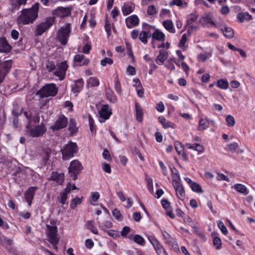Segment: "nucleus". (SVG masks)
<instances>
[{"instance_id": "a18cd8bd", "label": "nucleus", "mask_w": 255, "mask_h": 255, "mask_svg": "<svg viewBox=\"0 0 255 255\" xmlns=\"http://www.w3.org/2000/svg\"><path fill=\"white\" fill-rule=\"evenodd\" d=\"M51 152V150L48 148L44 149L42 150V153H41V156L45 162L49 160Z\"/></svg>"}, {"instance_id": "dca6fc26", "label": "nucleus", "mask_w": 255, "mask_h": 255, "mask_svg": "<svg viewBox=\"0 0 255 255\" xmlns=\"http://www.w3.org/2000/svg\"><path fill=\"white\" fill-rule=\"evenodd\" d=\"M200 22L204 26L217 27V24L214 21L213 16L210 13H206L202 16L200 19Z\"/></svg>"}, {"instance_id": "69168bd1", "label": "nucleus", "mask_w": 255, "mask_h": 255, "mask_svg": "<svg viewBox=\"0 0 255 255\" xmlns=\"http://www.w3.org/2000/svg\"><path fill=\"white\" fill-rule=\"evenodd\" d=\"M147 238L149 242L153 246V247L155 246V245L159 242V241L154 236H148Z\"/></svg>"}, {"instance_id": "9d476101", "label": "nucleus", "mask_w": 255, "mask_h": 255, "mask_svg": "<svg viewBox=\"0 0 255 255\" xmlns=\"http://www.w3.org/2000/svg\"><path fill=\"white\" fill-rule=\"evenodd\" d=\"M57 227L55 226L46 225V233L49 241L53 245L57 244L58 239L57 237Z\"/></svg>"}, {"instance_id": "a211bd4d", "label": "nucleus", "mask_w": 255, "mask_h": 255, "mask_svg": "<svg viewBox=\"0 0 255 255\" xmlns=\"http://www.w3.org/2000/svg\"><path fill=\"white\" fill-rule=\"evenodd\" d=\"M176 191L177 197L181 200H183L185 196V192L183 185L180 182L172 184Z\"/></svg>"}, {"instance_id": "ea45409f", "label": "nucleus", "mask_w": 255, "mask_h": 255, "mask_svg": "<svg viewBox=\"0 0 255 255\" xmlns=\"http://www.w3.org/2000/svg\"><path fill=\"white\" fill-rule=\"evenodd\" d=\"M170 5H177L182 7V8H186L188 6V3L184 0H172L169 3Z\"/></svg>"}, {"instance_id": "4d7b16f0", "label": "nucleus", "mask_w": 255, "mask_h": 255, "mask_svg": "<svg viewBox=\"0 0 255 255\" xmlns=\"http://www.w3.org/2000/svg\"><path fill=\"white\" fill-rule=\"evenodd\" d=\"M218 226L224 235H226L228 234V230L223 222L219 221L218 222Z\"/></svg>"}, {"instance_id": "2f4dec72", "label": "nucleus", "mask_w": 255, "mask_h": 255, "mask_svg": "<svg viewBox=\"0 0 255 255\" xmlns=\"http://www.w3.org/2000/svg\"><path fill=\"white\" fill-rule=\"evenodd\" d=\"M164 27L170 33H174L175 29L174 27L172 21L171 20H166L162 22Z\"/></svg>"}, {"instance_id": "f3484780", "label": "nucleus", "mask_w": 255, "mask_h": 255, "mask_svg": "<svg viewBox=\"0 0 255 255\" xmlns=\"http://www.w3.org/2000/svg\"><path fill=\"white\" fill-rule=\"evenodd\" d=\"M37 188L36 187L32 186L28 188L24 193V199L27 202L28 206H30L32 204L34 195L36 191Z\"/></svg>"}, {"instance_id": "49530a36", "label": "nucleus", "mask_w": 255, "mask_h": 255, "mask_svg": "<svg viewBox=\"0 0 255 255\" xmlns=\"http://www.w3.org/2000/svg\"><path fill=\"white\" fill-rule=\"evenodd\" d=\"M82 201V197H76L74 198L70 204V208L72 209H74L76 208L77 205L80 204Z\"/></svg>"}, {"instance_id": "bb28decb", "label": "nucleus", "mask_w": 255, "mask_h": 255, "mask_svg": "<svg viewBox=\"0 0 255 255\" xmlns=\"http://www.w3.org/2000/svg\"><path fill=\"white\" fill-rule=\"evenodd\" d=\"M221 30L226 37L231 38L234 36V32L232 28L223 25L221 26Z\"/></svg>"}, {"instance_id": "5fc2aeb1", "label": "nucleus", "mask_w": 255, "mask_h": 255, "mask_svg": "<svg viewBox=\"0 0 255 255\" xmlns=\"http://www.w3.org/2000/svg\"><path fill=\"white\" fill-rule=\"evenodd\" d=\"M46 68L49 72H51L55 69V65L53 62L47 60L46 62Z\"/></svg>"}, {"instance_id": "79ce46f5", "label": "nucleus", "mask_w": 255, "mask_h": 255, "mask_svg": "<svg viewBox=\"0 0 255 255\" xmlns=\"http://www.w3.org/2000/svg\"><path fill=\"white\" fill-rule=\"evenodd\" d=\"M68 129L72 134L77 132L78 128L76 126V123L74 119L70 120Z\"/></svg>"}, {"instance_id": "e433bc0d", "label": "nucleus", "mask_w": 255, "mask_h": 255, "mask_svg": "<svg viewBox=\"0 0 255 255\" xmlns=\"http://www.w3.org/2000/svg\"><path fill=\"white\" fill-rule=\"evenodd\" d=\"M209 126V122L207 119H202L199 121L198 129L203 130L207 129Z\"/></svg>"}, {"instance_id": "680f3d73", "label": "nucleus", "mask_w": 255, "mask_h": 255, "mask_svg": "<svg viewBox=\"0 0 255 255\" xmlns=\"http://www.w3.org/2000/svg\"><path fill=\"white\" fill-rule=\"evenodd\" d=\"M115 89L116 92L120 95L121 94V86L120 81L118 78L117 77L116 78L115 84Z\"/></svg>"}, {"instance_id": "6e6552de", "label": "nucleus", "mask_w": 255, "mask_h": 255, "mask_svg": "<svg viewBox=\"0 0 255 255\" xmlns=\"http://www.w3.org/2000/svg\"><path fill=\"white\" fill-rule=\"evenodd\" d=\"M160 233L162 240L164 243L169 246L171 250L175 251L179 250V247L177 243L166 231L163 230H160Z\"/></svg>"}, {"instance_id": "20e7f679", "label": "nucleus", "mask_w": 255, "mask_h": 255, "mask_svg": "<svg viewBox=\"0 0 255 255\" xmlns=\"http://www.w3.org/2000/svg\"><path fill=\"white\" fill-rule=\"evenodd\" d=\"M78 147L75 142L72 141L68 142L61 148V151L62 154L63 160H69L73 157L75 153L77 152Z\"/></svg>"}, {"instance_id": "7ed1b4c3", "label": "nucleus", "mask_w": 255, "mask_h": 255, "mask_svg": "<svg viewBox=\"0 0 255 255\" xmlns=\"http://www.w3.org/2000/svg\"><path fill=\"white\" fill-rule=\"evenodd\" d=\"M154 29V26L145 24L143 26V30L139 31L138 30L134 29L131 32V37L133 39L138 38L139 40L144 44L148 42V38L151 36V31Z\"/></svg>"}, {"instance_id": "603ef678", "label": "nucleus", "mask_w": 255, "mask_h": 255, "mask_svg": "<svg viewBox=\"0 0 255 255\" xmlns=\"http://www.w3.org/2000/svg\"><path fill=\"white\" fill-rule=\"evenodd\" d=\"M67 195L68 194L65 193L64 191L61 193L58 198L59 202L63 205L65 204L67 199Z\"/></svg>"}, {"instance_id": "c756f323", "label": "nucleus", "mask_w": 255, "mask_h": 255, "mask_svg": "<svg viewBox=\"0 0 255 255\" xmlns=\"http://www.w3.org/2000/svg\"><path fill=\"white\" fill-rule=\"evenodd\" d=\"M128 238L130 240H133L136 244L144 246L145 245V240L141 236L135 235L134 236L129 235Z\"/></svg>"}, {"instance_id": "f257e3e1", "label": "nucleus", "mask_w": 255, "mask_h": 255, "mask_svg": "<svg viewBox=\"0 0 255 255\" xmlns=\"http://www.w3.org/2000/svg\"><path fill=\"white\" fill-rule=\"evenodd\" d=\"M24 116L27 119L28 123L26 126V133L33 137H38L42 136L46 131L44 124L40 122L39 117L36 114H32L25 112Z\"/></svg>"}, {"instance_id": "5701e85b", "label": "nucleus", "mask_w": 255, "mask_h": 255, "mask_svg": "<svg viewBox=\"0 0 255 255\" xmlns=\"http://www.w3.org/2000/svg\"><path fill=\"white\" fill-rule=\"evenodd\" d=\"M135 8V5L131 2L125 3L122 7V11L124 15L131 13Z\"/></svg>"}, {"instance_id": "393cba45", "label": "nucleus", "mask_w": 255, "mask_h": 255, "mask_svg": "<svg viewBox=\"0 0 255 255\" xmlns=\"http://www.w3.org/2000/svg\"><path fill=\"white\" fill-rule=\"evenodd\" d=\"M167 57L168 53L166 51L163 50H160L159 55L155 59L156 63L159 65L163 64L164 61L167 58Z\"/></svg>"}, {"instance_id": "052dcab7", "label": "nucleus", "mask_w": 255, "mask_h": 255, "mask_svg": "<svg viewBox=\"0 0 255 255\" xmlns=\"http://www.w3.org/2000/svg\"><path fill=\"white\" fill-rule=\"evenodd\" d=\"M130 231L131 229L129 227L125 226L123 228L120 233V236L121 235L123 237H126L127 235L130 233Z\"/></svg>"}, {"instance_id": "8fccbe9b", "label": "nucleus", "mask_w": 255, "mask_h": 255, "mask_svg": "<svg viewBox=\"0 0 255 255\" xmlns=\"http://www.w3.org/2000/svg\"><path fill=\"white\" fill-rule=\"evenodd\" d=\"M191 190L197 193H202L203 191L202 190V188L201 186L197 183L194 182L193 183H192L191 186H190Z\"/></svg>"}, {"instance_id": "58836bf2", "label": "nucleus", "mask_w": 255, "mask_h": 255, "mask_svg": "<svg viewBox=\"0 0 255 255\" xmlns=\"http://www.w3.org/2000/svg\"><path fill=\"white\" fill-rule=\"evenodd\" d=\"M171 175L173 178L172 184L181 182V178L178 171L175 168L170 167Z\"/></svg>"}, {"instance_id": "4be33fe9", "label": "nucleus", "mask_w": 255, "mask_h": 255, "mask_svg": "<svg viewBox=\"0 0 255 255\" xmlns=\"http://www.w3.org/2000/svg\"><path fill=\"white\" fill-rule=\"evenodd\" d=\"M11 50V46L4 37L0 38V52L7 53Z\"/></svg>"}, {"instance_id": "6ab92c4d", "label": "nucleus", "mask_w": 255, "mask_h": 255, "mask_svg": "<svg viewBox=\"0 0 255 255\" xmlns=\"http://www.w3.org/2000/svg\"><path fill=\"white\" fill-rule=\"evenodd\" d=\"M127 26L131 28L139 24V18L136 15L133 14L127 17L125 19Z\"/></svg>"}, {"instance_id": "cd10ccee", "label": "nucleus", "mask_w": 255, "mask_h": 255, "mask_svg": "<svg viewBox=\"0 0 255 255\" xmlns=\"http://www.w3.org/2000/svg\"><path fill=\"white\" fill-rule=\"evenodd\" d=\"M84 86V81L81 78L75 81L74 84L72 85V91L75 93L79 92Z\"/></svg>"}, {"instance_id": "72a5a7b5", "label": "nucleus", "mask_w": 255, "mask_h": 255, "mask_svg": "<svg viewBox=\"0 0 255 255\" xmlns=\"http://www.w3.org/2000/svg\"><path fill=\"white\" fill-rule=\"evenodd\" d=\"M185 146L189 149H191L195 151H197L199 152H202L204 151V147L202 145L199 143H186Z\"/></svg>"}, {"instance_id": "c9c22d12", "label": "nucleus", "mask_w": 255, "mask_h": 255, "mask_svg": "<svg viewBox=\"0 0 255 255\" xmlns=\"http://www.w3.org/2000/svg\"><path fill=\"white\" fill-rule=\"evenodd\" d=\"M237 18L240 22H243L250 20L252 16L249 13L243 12L239 13L237 15Z\"/></svg>"}, {"instance_id": "f03ea898", "label": "nucleus", "mask_w": 255, "mask_h": 255, "mask_svg": "<svg viewBox=\"0 0 255 255\" xmlns=\"http://www.w3.org/2000/svg\"><path fill=\"white\" fill-rule=\"evenodd\" d=\"M39 3H36L29 9H23L17 17L18 24L26 25L32 23L38 17Z\"/></svg>"}, {"instance_id": "a19ab883", "label": "nucleus", "mask_w": 255, "mask_h": 255, "mask_svg": "<svg viewBox=\"0 0 255 255\" xmlns=\"http://www.w3.org/2000/svg\"><path fill=\"white\" fill-rule=\"evenodd\" d=\"M100 198V194L98 192H92L90 195V203L94 206L96 205V202Z\"/></svg>"}, {"instance_id": "6e6d98bb", "label": "nucleus", "mask_w": 255, "mask_h": 255, "mask_svg": "<svg viewBox=\"0 0 255 255\" xmlns=\"http://www.w3.org/2000/svg\"><path fill=\"white\" fill-rule=\"evenodd\" d=\"M226 121L227 122V124L228 126L233 127L235 124V121L234 118L231 115H228L227 116L226 119Z\"/></svg>"}, {"instance_id": "ddd939ff", "label": "nucleus", "mask_w": 255, "mask_h": 255, "mask_svg": "<svg viewBox=\"0 0 255 255\" xmlns=\"http://www.w3.org/2000/svg\"><path fill=\"white\" fill-rule=\"evenodd\" d=\"M12 62L11 60L5 61L2 63L0 62V83L3 81L5 76L11 68Z\"/></svg>"}, {"instance_id": "c85d7f7f", "label": "nucleus", "mask_w": 255, "mask_h": 255, "mask_svg": "<svg viewBox=\"0 0 255 255\" xmlns=\"http://www.w3.org/2000/svg\"><path fill=\"white\" fill-rule=\"evenodd\" d=\"M232 188L245 195L249 193V190L246 186L242 184H236L232 186Z\"/></svg>"}, {"instance_id": "09e8293b", "label": "nucleus", "mask_w": 255, "mask_h": 255, "mask_svg": "<svg viewBox=\"0 0 255 255\" xmlns=\"http://www.w3.org/2000/svg\"><path fill=\"white\" fill-rule=\"evenodd\" d=\"M113 226L112 223L110 221H105L102 225H99L100 229L106 232L107 229L111 228Z\"/></svg>"}, {"instance_id": "2eb2a0df", "label": "nucleus", "mask_w": 255, "mask_h": 255, "mask_svg": "<svg viewBox=\"0 0 255 255\" xmlns=\"http://www.w3.org/2000/svg\"><path fill=\"white\" fill-rule=\"evenodd\" d=\"M68 125V119L64 115L59 116L55 124L51 126V128L54 130H59L65 128Z\"/></svg>"}, {"instance_id": "864d4df0", "label": "nucleus", "mask_w": 255, "mask_h": 255, "mask_svg": "<svg viewBox=\"0 0 255 255\" xmlns=\"http://www.w3.org/2000/svg\"><path fill=\"white\" fill-rule=\"evenodd\" d=\"M187 41V36L186 34H184L182 35L181 38L179 43V46L181 48H185V43Z\"/></svg>"}, {"instance_id": "3c124183", "label": "nucleus", "mask_w": 255, "mask_h": 255, "mask_svg": "<svg viewBox=\"0 0 255 255\" xmlns=\"http://www.w3.org/2000/svg\"><path fill=\"white\" fill-rule=\"evenodd\" d=\"M87 225L88 229H89L91 232L94 234L97 235L98 234V230L95 228L94 226V222L93 221H88L87 223Z\"/></svg>"}, {"instance_id": "423d86ee", "label": "nucleus", "mask_w": 255, "mask_h": 255, "mask_svg": "<svg viewBox=\"0 0 255 255\" xmlns=\"http://www.w3.org/2000/svg\"><path fill=\"white\" fill-rule=\"evenodd\" d=\"M70 32L71 26L69 23H67L64 26L59 29L57 32V38L61 44H66Z\"/></svg>"}, {"instance_id": "9b49d317", "label": "nucleus", "mask_w": 255, "mask_h": 255, "mask_svg": "<svg viewBox=\"0 0 255 255\" xmlns=\"http://www.w3.org/2000/svg\"><path fill=\"white\" fill-rule=\"evenodd\" d=\"M82 165L78 160H74L70 163L68 167V171L73 174V179L75 180L77 178V175L82 169Z\"/></svg>"}, {"instance_id": "bf43d9fd", "label": "nucleus", "mask_w": 255, "mask_h": 255, "mask_svg": "<svg viewBox=\"0 0 255 255\" xmlns=\"http://www.w3.org/2000/svg\"><path fill=\"white\" fill-rule=\"evenodd\" d=\"M213 244H214V245L216 247V249L219 250V249H221V245H222V242H221L220 238H219L218 237H215L213 240Z\"/></svg>"}, {"instance_id": "0e129e2a", "label": "nucleus", "mask_w": 255, "mask_h": 255, "mask_svg": "<svg viewBox=\"0 0 255 255\" xmlns=\"http://www.w3.org/2000/svg\"><path fill=\"white\" fill-rule=\"evenodd\" d=\"M159 165L163 174L165 176H166L168 174V171L166 166L161 161H159Z\"/></svg>"}, {"instance_id": "1a4fd4ad", "label": "nucleus", "mask_w": 255, "mask_h": 255, "mask_svg": "<svg viewBox=\"0 0 255 255\" xmlns=\"http://www.w3.org/2000/svg\"><path fill=\"white\" fill-rule=\"evenodd\" d=\"M68 68L66 61H62L57 64L55 66L54 75L59 77L60 80H63L65 77L66 72Z\"/></svg>"}, {"instance_id": "37998d69", "label": "nucleus", "mask_w": 255, "mask_h": 255, "mask_svg": "<svg viewBox=\"0 0 255 255\" xmlns=\"http://www.w3.org/2000/svg\"><path fill=\"white\" fill-rule=\"evenodd\" d=\"M217 86L220 89L226 90L229 87V83L227 80L221 79L217 81Z\"/></svg>"}, {"instance_id": "4468645a", "label": "nucleus", "mask_w": 255, "mask_h": 255, "mask_svg": "<svg viewBox=\"0 0 255 255\" xmlns=\"http://www.w3.org/2000/svg\"><path fill=\"white\" fill-rule=\"evenodd\" d=\"M99 121L100 123H104L106 120L109 119L111 116L112 110L108 105H104L99 112Z\"/></svg>"}, {"instance_id": "a878e982", "label": "nucleus", "mask_w": 255, "mask_h": 255, "mask_svg": "<svg viewBox=\"0 0 255 255\" xmlns=\"http://www.w3.org/2000/svg\"><path fill=\"white\" fill-rule=\"evenodd\" d=\"M158 122L162 125L163 128L165 129L169 128H174L175 127V125L174 123L169 121H167L163 116H160L158 118Z\"/></svg>"}, {"instance_id": "aec40b11", "label": "nucleus", "mask_w": 255, "mask_h": 255, "mask_svg": "<svg viewBox=\"0 0 255 255\" xmlns=\"http://www.w3.org/2000/svg\"><path fill=\"white\" fill-rule=\"evenodd\" d=\"M54 14L57 17H64L71 14V9L69 8L59 7L54 11Z\"/></svg>"}, {"instance_id": "338daca9", "label": "nucleus", "mask_w": 255, "mask_h": 255, "mask_svg": "<svg viewBox=\"0 0 255 255\" xmlns=\"http://www.w3.org/2000/svg\"><path fill=\"white\" fill-rule=\"evenodd\" d=\"M107 233L110 236L113 238L120 237V233L117 231L110 230L107 231Z\"/></svg>"}, {"instance_id": "f704fd0d", "label": "nucleus", "mask_w": 255, "mask_h": 255, "mask_svg": "<svg viewBox=\"0 0 255 255\" xmlns=\"http://www.w3.org/2000/svg\"><path fill=\"white\" fill-rule=\"evenodd\" d=\"M135 109L136 120L138 122H141L142 121L143 115L142 110L137 103L135 104Z\"/></svg>"}, {"instance_id": "39448f33", "label": "nucleus", "mask_w": 255, "mask_h": 255, "mask_svg": "<svg viewBox=\"0 0 255 255\" xmlns=\"http://www.w3.org/2000/svg\"><path fill=\"white\" fill-rule=\"evenodd\" d=\"M58 92V89L53 83L48 84L44 86L37 93L40 97H48L55 96Z\"/></svg>"}, {"instance_id": "de8ad7c7", "label": "nucleus", "mask_w": 255, "mask_h": 255, "mask_svg": "<svg viewBox=\"0 0 255 255\" xmlns=\"http://www.w3.org/2000/svg\"><path fill=\"white\" fill-rule=\"evenodd\" d=\"M174 62H175V60L174 58H169L164 66L168 69L171 70H174L175 69Z\"/></svg>"}, {"instance_id": "13d9d810", "label": "nucleus", "mask_w": 255, "mask_h": 255, "mask_svg": "<svg viewBox=\"0 0 255 255\" xmlns=\"http://www.w3.org/2000/svg\"><path fill=\"white\" fill-rule=\"evenodd\" d=\"M147 14L149 15H153L156 13L157 10L154 5H150L147 9Z\"/></svg>"}, {"instance_id": "c03bdc74", "label": "nucleus", "mask_w": 255, "mask_h": 255, "mask_svg": "<svg viewBox=\"0 0 255 255\" xmlns=\"http://www.w3.org/2000/svg\"><path fill=\"white\" fill-rule=\"evenodd\" d=\"M212 54L211 52L201 53L198 56V59L200 61H205L207 59H208L211 57Z\"/></svg>"}, {"instance_id": "e2e57ef3", "label": "nucleus", "mask_w": 255, "mask_h": 255, "mask_svg": "<svg viewBox=\"0 0 255 255\" xmlns=\"http://www.w3.org/2000/svg\"><path fill=\"white\" fill-rule=\"evenodd\" d=\"M113 63V61L110 58H105L104 59L101 61V64L103 66H105L107 64L112 65Z\"/></svg>"}, {"instance_id": "473e14b6", "label": "nucleus", "mask_w": 255, "mask_h": 255, "mask_svg": "<svg viewBox=\"0 0 255 255\" xmlns=\"http://www.w3.org/2000/svg\"><path fill=\"white\" fill-rule=\"evenodd\" d=\"M153 248L157 255H168L165 249L160 242L155 245Z\"/></svg>"}, {"instance_id": "b1692460", "label": "nucleus", "mask_w": 255, "mask_h": 255, "mask_svg": "<svg viewBox=\"0 0 255 255\" xmlns=\"http://www.w3.org/2000/svg\"><path fill=\"white\" fill-rule=\"evenodd\" d=\"M154 30L153 32L151 33L152 39L164 42L165 40V34L159 29H155V27Z\"/></svg>"}, {"instance_id": "4c0bfd02", "label": "nucleus", "mask_w": 255, "mask_h": 255, "mask_svg": "<svg viewBox=\"0 0 255 255\" xmlns=\"http://www.w3.org/2000/svg\"><path fill=\"white\" fill-rule=\"evenodd\" d=\"M87 83L89 87H97L100 84V81L97 77H91L87 80Z\"/></svg>"}, {"instance_id": "f8f14e48", "label": "nucleus", "mask_w": 255, "mask_h": 255, "mask_svg": "<svg viewBox=\"0 0 255 255\" xmlns=\"http://www.w3.org/2000/svg\"><path fill=\"white\" fill-rule=\"evenodd\" d=\"M198 14L196 12H193L189 14L187 17L186 28L188 32L191 33L193 30L197 29V27L193 24L198 17Z\"/></svg>"}, {"instance_id": "7c9ffc66", "label": "nucleus", "mask_w": 255, "mask_h": 255, "mask_svg": "<svg viewBox=\"0 0 255 255\" xmlns=\"http://www.w3.org/2000/svg\"><path fill=\"white\" fill-rule=\"evenodd\" d=\"M51 178L59 184H62L64 181V175L63 173L53 172L51 176Z\"/></svg>"}, {"instance_id": "774afa93", "label": "nucleus", "mask_w": 255, "mask_h": 255, "mask_svg": "<svg viewBox=\"0 0 255 255\" xmlns=\"http://www.w3.org/2000/svg\"><path fill=\"white\" fill-rule=\"evenodd\" d=\"M112 213L114 217L118 220H122V215L120 213V212L117 209H115L113 211Z\"/></svg>"}, {"instance_id": "412c9836", "label": "nucleus", "mask_w": 255, "mask_h": 255, "mask_svg": "<svg viewBox=\"0 0 255 255\" xmlns=\"http://www.w3.org/2000/svg\"><path fill=\"white\" fill-rule=\"evenodd\" d=\"M75 63L80 66H86L89 63V59L86 58L83 54H77L74 57Z\"/></svg>"}, {"instance_id": "0eeeda50", "label": "nucleus", "mask_w": 255, "mask_h": 255, "mask_svg": "<svg viewBox=\"0 0 255 255\" xmlns=\"http://www.w3.org/2000/svg\"><path fill=\"white\" fill-rule=\"evenodd\" d=\"M53 23L54 19L53 18H47L45 21L40 23L36 26L35 34L36 36L41 35L53 25Z\"/></svg>"}]
</instances>
